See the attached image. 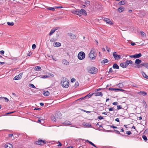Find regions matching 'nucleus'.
Returning <instances> with one entry per match:
<instances>
[{
  "instance_id": "e2e57ef3",
  "label": "nucleus",
  "mask_w": 148,
  "mask_h": 148,
  "mask_svg": "<svg viewBox=\"0 0 148 148\" xmlns=\"http://www.w3.org/2000/svg\"><path fill=\"white\" fill-rule=\"evenodd\" d=\"M118 104V103L117 102H114L112 103V104L113 105H117Z\"/></svg>"
},
{
  "instance_id": "c85d7f7f",
  "label": "nucleus",
  "mask_w": 148,
  "mask_h": 148,
  "mask_svg": "<svg viewBox=\"0 0 148 148\" xmlns=\"http://www.w3.org/2000/svg\"><path fill=\"white\" fill-rule=\"evenodd\" d=\"M142 74L143 76L146 78L148 79V76H147L144 72H142Z\"/></svg>"
},
{
  "instance_id": "aec40b11",
  "label": "nucleus",
  "mask_w": 148,
  "mask_h": 148,
  "mask_svg": "<svg viewBox=\"0 0 148 148\" xmlns=\"http://www.w3.org/2000/svg\"><path fill=\"white\" fill-rule=\"evenodd\" d=\"M62 62L64 64L66 65H68L69 64V62L65 59L63 60Z\"/></svg>"
},
{
  "instance_id": "5fc2aeb1",
  "label": "nucleus",
  "mask_w": 148,
  "mask_h": 148,
  "mask_svg": "<svg viewBox=\"0 0 148 148\" xmlns=\"http://www.w3.org/2000/svg\"><path fill=\"white\" fill-rule=\"evenodd\" d=\"M75 79L74 78H72L71 80V82H73L75 81Z\"/></svg>"
},
{
  "instance_id": "412c9836",
  "label": "nucleus",
  "mask_w": 148,
  "mask_h": 148,
  "mask_svg": "<svg viewBox=\"0 0 148 148\" xmlns=\"http://www.w3.org/2000/svg\"><path fill=\"white\" fill-rule=\"evenodd\" d=\"M138 93L139 95L144 96H145L147 95V93L145 92L144 91H140Z\"/></svg>"
},
{
  "instance_id": "9d476101",
  "label": "nucleus",
  "mask_w": 148,
  "mask_h": 148,
  "mask_svg": "<svg viewBox=\"0 0 148 148\" xmlns=\"http://www.w3.org/2000/svg\"><path fill=\"white\" fill-rule=\"evenodd\" d=\"M128 65L127 60L125 62L122 63L120 64V66L123 68H126Z\"/></svg>"
},
{
  "instance_id": "6ab92c4d",
  "label": "nucleus",
  "mask_w": 148,
  "mask_h": 148,
  "mask_svg": "<svg viewBox=\"0 0 148 148\" xmlns=\"http://www.w3.org/2000/svg\"><path fill=\"white\" fill-rule=\"evenodd\" d=\"M146 63H142L140 64V65H138L137 66V67L138 68H140L142 67V66H143L147 68L146 66Z\"/></svg>"
},
{
  "instance_id": "4468645a",
  "label": "nucleus",
  "mask_w": 148,
  "mask_h": 148,
  "mask_svg": "<svg viewBox=\"0 0 148 148\" xmlns=\"http://www.w3.org/2000/svg\"><path fill=\"white\" fill-rule=\"evenodd\" d=\"M104 20L106 23L109 24L110 25L112 24V23L111 22L110 20L108 18H104Z\"/></svg>"
},
{
  "instance_id": "bb28decb",
  "label": "nucleus",
  "mask_w": 148,
  "mask_h": 148,
  "mask_svg": "<svg viewBox=\"0 0 148 148\" xmlns=\"http://www.w3.org/2000/svg\"><path fill=\"white\" fill-rule=\"evenodd\" d=\"M44 93H43V95L45 96H48L49 95V92L48 91H46L45 92V91H44Z\"/></svg>"
},
{
  "instance_id": "6e6d98bb",
  "label": "nucleus",
  "mask_w": 148,
  "mask_h": 148,
  "mask_svg": "<svg viewBox=\"0 0 148 148\" xmlns=\"http://www.w3.org/2000/svg\"><path fill=\"white\" fill-rule=\"evenodd\" d=\"M98 118L99 120H102L103 119V117L102 116H98Z\"/></svg>"
},
{
  "instance_id": "423d86ee",
  "label": "nucleus",
  "mask_w": 148,
  "mask_h": 148,
  "mask_svg": "<svg viewBox=\"0 0 148 148\" xmlns=\"http://www.w3.org/2000/svg\"><path fill=\"white\" fill-rule=\"evenodd\" d=\"M79 16H80L82 15L86 16L87 15V13L86 11L84 9H82L79 10Z\"/></svg>"
},
{
  "instance_id": "052dcab7",
  "label": "nucleus",
  "mask_w": 148,
  "mask_h": 148,
  "mask_svg": "<svg viewBox=\"0 0 148 148\" xmlns=\"http://www.w3.org/2000/svg\"><path fill=\"white\" fill-rule=\"evenodd\" d=\"M4 51L3 50H1V51H0V53L1 55L4 54Z\"/></svg>"
},
{
  "instance_id": "774afa93",
  "label": "nucleus",
  "mask_w": 148,
  "mask_h": 148,
  "mask_svg": "<svg viewBox=\"0 0 148 148\" xmlns=\"http://www.w3.org/2000/svg\"><path fill=\"white\" fill-rule=\"evenodd\" d=\"M73 147L72 146H70L69 147H66V148H73Z\"/></svg>"
},
{
  "instance_id": "f704fd0d",
  "label": "nucleus",
  "mask_w": 148,
  "mask_h": 148,
  "mask_svg": "<svg viewBox=\"0 0 148 148\" xmlns=\"http://www.w3.org/2000/svg\"><path fill=\"white\" fill-rule=\"evenodd\" d=\"M119 5H124V4H125V2H124V1H120L119 3Z\"/></svg>"
},
{
  "instance_id": "a878e982",
  "label": "nucleus",
  "mask_w": 148,
  "mask_h": 148,
  "mask_svg": "<svg viewBox=\"0 0 148 148\" xmlns=\"http://www.w3.org/2000/svg\"><path fill=\"white\" fill-rule=\"evenodd\" d=\"M63 124L67 125H71V123L69 121H66L64 122Z\"/></svg>"
},
{
  "instance_id": "473e14b6",
  "label": "nucleus",
  "mask_w": 148,
  "mask_h": 148,
  "mask_svg": "<svg viewBox=\"0 0 148 148\" xmlns=\"http://www.w3.org/2000/svg\"><path fill=\"white\" fill-rule=\"evenodd\" d=\"M7 23V24L9 26H12L14 25V23L13 22H8Z\"/></svg>"
},
{
  "instance_id": "f03ea898",
  "label": "nucleus",
  "mask_w": 148,
  "mask_h": 148,
  "mask_svg": "<svg viewBox=\"0 0 148 148\" xmlns=\"http://www.w3.org/2000/svg\"><path fill=\"white\" fill-rule=\"evenodd\" d=\"M96 54L94 51V49L92 48L90 52L88 55L89 57L91 60H94L95 59L96 57Z\"/></svg>"
},
{
  "instance_id": "393cba45",
  "label": "nucleus",
  "mask_w": 148,
  "mask_h": 148,
  "mask_svg": "<svg viewBox=\"0 0 148 148\" xmlns=\"http://www.w3.org/2000/svg\"><path fill=\"white\" fill-rule=\"evenodd\" d=\"M142 56V54L141 53L138 54H135V58H140Z\"/></svg>"
},
{
  "instance_id": "69168bd1",
  "label": "nucleus",
  "mask_w": 148,
  "mask_h": 148,
  "mask_svg": "<svg viewBox=\"0 0 148 148\" xmlns=\"http://www.w3.org/2000/svg\"><path fill=\"white\" fill-rule=\"evenodd\" d=\"M82 111H83L84 112H86V113H89L90 112H89V111H87L85 110H83V109H82Z\"/></svg>"
},
{
  "instance_id": "37998d69",
  "label": "nucleus",
  "mask_w": 148,
  "mask_h": 148,
  "mask_svg": "<svg viewBox=\"0 0 148 148\" xmlns=\"http://www.w3.org/2000/svg\"><path fill=\"white\" fill-rule=\"evenodd\" d=\"M126 133L128 135H130L132 134L131 132L130 131H127L126 132Z\"/></svg>"
},
{
  "instance_id": "f257e3e1",
  "label": "nucleus",
  "mask_w": 148,
  "mask_h": 148,
  "mask_svg": "<svg viewBox=\"0 0 148 148\" xmlns=\"http://www.w3.org/2000/svg\"><path fill=\"white\" fill-rule=\"evenodd\" d=\"M61 84L63 87L67 88L69 85V81L66 78L63 77L61 79Z\"/></svg>"
},
{
  "instance_id": "6e6552de",
  "label": "nucleus",
  "mask_w": 148,
  "mask_h": 148,
  "mask_svg": "<svg viewBox=\"0 0 148 148\" xmlns=\"http://www.w3.org/2000/svg\"><path fill=\"white\" fill-rule=\"evenodd\" d=\"M113 56L116 60H118L121 58V56L119 55H118L117 53L114 52L113 53Z\"/></svg>"
},
{
  "instance_id": "cd10ccee",
  "label": "nucleus",
  "mask_w": 148,
  "mask_h": 148,
  "mask_svg": "<svg viewBox=\"0 0 148 148\" xmlns=\"http://www.w3.org/2000/svg\"><path fill=\"white\" fill-rule=\"evenodd\" d=\"M41 67L39 66H36L34 68L35 70L36 71H39Z\"/></svg>"
},
{
  "instance_id": "13d9d810",
  "label": "nucleus",
  "mask_w": 148,
  "mask_h": 148,
  "mask_svg": "<svg viewBox=\"0 0 148 148\" xmlns=\"http://www.w3.org/2000/svg\"><path fill=\"white\" fill-rule=\"evenodd\" d=\"M47 77H48L47 76L45 75H43V76L41 77V78H46Z\"/></svg>"
},
{
  "instance_id": "a19ab883",
  "label": "nucleus",
  "mask_w": 148,
  "mask_h": 148,
  "mask_svg": "<svg viewBox=\"0 0 148 148\" xmlns=\"http://www.w3.org/2000/svg\"><path fill=\"white\" fill-rule=\"evenodd\" d=\"M29 86V87H31L32 88H36V87L34 86V84H30Z\"/></svg>"
},
{
  "instance_id": "7ed1b4c3",
  "label": "nucleus",
  "mask_w": 148,
  "mask_h": 148,
  "mask_svg": "<svg viewBox=\"0 0 148 148\" xmlns=\"http://www.w3.org/2000/svg\"><path fill=\"white\" fill-rule=\"evenodd\" d=\"M98 71V69L95 67H91L88 70V72L89 73L92 74H96Z\"/></svg>"
},
{
  "instance_id": "603ef678",
  "label": "nucleus",
  "mask_w": 148,
  "mask_h": 148,
  "mask_svg": "<svg viewBox=\"0 0 148 148\" xmlns=\"http://www.w3.org/2000/svg\"><path fill=\"white\" fill-rule=\"evenodd\" d=\"M113 71V70L112 69V68H110L109 69V70L108 71V73H110L111 72H112Z\"/></svg>"
},
{
  "instance_id": "5701e85b",
  "label": "nucleus",
  "mask_w": 148,
  "mask_h": 148,
  "mask_svg": "<svg viewBox=\"0 0 148 148\" xmlns=\"http://www.w3.org/2000/svg\"><path fill=\"white\" fill-rule=\"evenodd\" d=\"M83 125L86 127H90L91 126V125L90 123L84 122L83 123Z\"/></svg>"
},
{
  "instance_id": "a211bd4d",
  "label": "nucleus",
  "mask_w": 148,
  "mask_h": 148,
  "mask_svg": "<svg viewBox=\"0 0 148 148\" xmlns=\"http://www.w3.org/2000/svg\"><path fill=\"white\" fill-rule=\"evenodd\" d=\"M61 45V43L59 42H56L55 43H54L53 45L54 46L56 47H59Z\"/></svg>"
},
{
  "instance_id": "4c0bfd02",
  "label": "nucleus",
  "mask_w": 148,
  "mask_h": 148,
  "mask_svg": "<svg viewBox=\"0 0 148 148\" xmlns=\"http://www.w3.org/2000/svg\"><path fill=\"white\" fill-rule=\"evenodd\" d=\"M142 138L143 140L145 141H146L147 140V138L146 136L145 135H143L142 136Z\"/></svg>"
},
{
  "instance_id": "39448f33",
  "label": "nucleus",
  "mask_w": 148,
  "mask_h": 148,
  "mask_svg": "<svg viewBox=\"0 0 148 148\" xmlns=\"http://www.w3.org/2000/svg\"><path fill=\"white\" fill-rule=\"evenodd\" d=\"M36 143L38 145H43L44 144H46V142L45 140H38L36 142Z\"/></svg>"
},
{
  "instance_id": "f3484780",
  "label": "nucleus",
  "mask_w": 148,
  "mask_h": 148,
  "mask_svg": "<svg viewBox=\"0 0 148 148\" xmlns=\"http://www.w3.org/2000/svg\"><path fill=\"white\" fill-rule=\"evenodd\" d=\"M72 12L75 14H76L79 16V10H73L72 11Z\"/></svg>"
},
{
  "instance_id": "2f4dec72",
  "label": "nucleus",
  "mask_w": 148,
  "mask_h": 148,
  "mask_svg": "<svg viewBox=\"0 0 148 148\" xmlns=\"http://www.w3.org/2000/svg\"><path fill=\"white\" fill-rule=\"evenodd\" d=\"M114 131H116V133L118 134H119L123 136H125V135H122L120 133V132L119 131L117 130H114Z\"/></svg>"
},
{
  "instance_id": "4d7b16f0",
  "label": "nucleus",
  "mask_w": 148,
  "mask_h": 148,
  "mask_svg": "<svg viewBox=\"0 0 148 148\" xmlns=\"http://www.w3.org/2000/svg\"><path fill=\"white\" fill-rule=\"evenodd\" d=\"M110 127H111L112 128H117L116 127L114 126V125H110Z\"/></svg>"
},
{
  "instance_id": "c9c22d12",
  "label": "nucleus",
  "mask_w": 148,
  "mask_h": 148,
  "mask_svg": "<svg viewBox=\"0 0 148 148\" xmlns=\"http://www.w3.org/2000/svg\"><path fill=\"white\" fill-rule=\"evenodd\" d=\"M109 90H115V91L117 92V88H109Z\"/></svg>"
},
{
  "instance_id": "ea45409f",
  "label": "nucleus",
  "mask_w": 148,
  "mask_h": 148,
  "mask_svg": "<svg viewBox=\"0 0 148 148\" xmlns=\"http://www.w3.org/2000/svg\"><path fill=\"white\" fill-rule=\"evenodd\" d=\"M55 8H52L51 7H49L47 9L49 10H51L52 11H54L55 10Z\"/></svg>"
},
{
  "instance_id": "b1692460",
  "label": "nucleus",
  "mask_w": 148,
  "mask_h": 148,
  "mask_svg": "<svg viewBox=\"0 0 148 148\" xmlns=\"http://www.w3.org/2000/svg\"><path fill=\"white\" fill-rule=\"evenodd\" d=\"M141 62V60L139 59H137L135 60V63L138 64Z\"/></svg>"
},
{
  "instance_id": "f8f14e48",
  "label": "nucleus",
  "mask_w": 148,
  "mask_h": 148,
  "mask_svg": "<svg viewBox=\"0 0 148 148\" xmlns=\"http://www.w3.org/2000/svg\"><path fill=\"white\" fill-rule=\"evenodd\" d=\"M5 147L6 148H12L13 146L10 143H7L5 145Z\"/></svg>"
},
{
  "instance_id": "338daca9",
  "label": "nucleus",
  "mask_w": 148,
  "mask_h": 148,
  "mask_svg": "<svg viewBox=\"0 0 148 148\" xmlns=\"http://www.w3.org/2000/svg\"><path fill=\"white\" fill-rule=\"evenodd\" d=\"M115 121L118 122H120V121L119 118L116 119H115Z\"/></svg>"
},
{
  "instance_id": "9b49d317",
  "label": "nucleus",
  "mask_w": 148,
  "mask_h": 148,
  "mask_svg": "<svg viewBox=\"0 0 148 148\" xmlns=\"http://www.w3.org/2000/svg\"><path fill=\"white\" fill-rule=\"evenodd\" d=\"M68 34L71 39H74L76 38V36L73 34L71 33H68Z\"/></svg>"
},
{
  "instance_id": "c756f323",
  "label": "nucleus",
  "mask_w": 148,
  "mask_h": 148,
  "mask_svg": "<svg viewBox=\"0 0 148 148\" xmlns=\"http://www.w3.org/2000/svg\"><path fill=\"white\" fill-rule=\"evenodd\" d=\"M108 60L107 59H105L102 60L101 61V63L105 64L106 63H107L108 62Z\"/></svg>"
},
{
  "instance_id": "c03bdc74",
  "label": "nucleus",
  "mask_w": 148,
  "mask_h": 148,
  "mask_svg": "<svg viewBox=\"0 0 148 148\" xmlns=\"http://www.w3.org/2000/svg\"><path fill=\"white\" fill-rule=\"evenodd\" d=\"M79 86V83L78 82H76L75 83V87H77L78 86Z\"/></svg>"
},
{
  "instance_id": "1a4fd4ad",
  "label": "nucleus",
  "mask_w": 148,
  "mask_h": 148,
  "mask_svg": "<svg viewBox=\"0 0 148 148\" xmlns=\"http://www.w3.org/2000/svg\"><path fill=\"white\" fill-rule=\"evenodd\" d=\"M23 73H20L18 75L16 76L13 79L14 80H18L22 78Z\"/></svg>"
},
{
  "instance_id": "79ce46f5",
  "label": "nucleus",
  "mask_w": 148,
  "mask_h": 148,
  "mask_svg": "<svg viewBox=\"0 0 148 148\" xmlns=\"http://www.w3.org/2000/svg\"><path fill=\"white\" fill-rule=\"evenodd\" d=\"M89 143L90 144H91V145H92V146L95 147H96V148H97V146L94 144H93L92 142H91L90 141V142H89Z\"/></svg>"
},
{
  "instance_id": "8fccbe9b",
  "label": "nucleus",
  "mask_w": 148,
  "mask_h": 148,
  "mask_svg": "<svg viewBox=\"0 0 148 148\" xmlns=\"http://www.w3.org/2000/svg\"><path fill=\"white\" fill-rule=\"evenodd\" d=\"M117 109L116 110H117L122 108L121 107V106H117Z\"/></svg>"
},
{
  "instance_id": "de8ad7c7",
  "label": "nucleus",
  "mask_w": 148,
  "mask_h": 148,
  "mask_svg": "<svg viewBox=\"0 0 148 148\" xmlns=\"http://www.w3.org/2000/svg\"><path fill=\"white\" fill-rule=\"evenodd\" d=\"M127 61H128V65L130 64H132L133 62H132V61H131V60H127Z\"/></svg>"
},
{
  "instance_id": "2eb2a0df",
  "label": "nucleus",
  "mask_w": 148,
  "mask_h": 148,
  "mask_svg": "<svg viewBox=\"0 0 148 148\" xmlns=\"http://www.w3.org/2000/svg\"><path fill=\"white\" fill-rule=\"evenodd\" d=\"M50 118H51V120L52 121H54V122H56V118L55 117V116H54L53 115H52L51 116Z\"/></svg>"
},
{
  "instance_id": "ddd939ff",
  "label": "nucleus",
  "mask_w": 148,
  "mask_h": 148,
  "mask_svg": "<svg viewBox=\"0 0 148 148\" xmlns=\"http://www.w3.org/2000/svg\"><path fill=\"white\" fill-rule=\"evenodd\" d=\"M124 9L125 8L123 6H121L118 8L117 9V11L118 12L120 13L124 11Z\"/></svg>"
},
{
  "instance_id": "58836bf2",
  "label": "nucleus",
  "mask_w": 148,
  "mask_h": 148,
  "mask_svg": "<svg viewBox=\"0 0 148 148\" xmlns=\"http://www.w3.org/2000/svg\"><path fill=\"white\" fill-rule=\"evenodd\" d=\"M140 33L141 35L143 36V37L146 36V35L144 32L142 31H140Z\"/></svg>"
},
{
  "instance_id": "4be33fe9",
  "label": "nucleus",
  "mask_w": 148,
  "mask_h": 148,
  "mask_svg": "<svg viewBox=\"0 0 148 148\" xmlns=\"http://www.w3.org/2000/svg\"><path fill=\"white\" fill-rule=\"evenodd\" d=\"M112 67L114 69H119V66L116 64H114L113 65Z\"/></svg>"
},
{
  "instance_id": "a18cd8bd",
  "label": "nucleus",
  "mask_w": 148,
  "mask_h": 148,
  "mask_svg": "<svg viewBox=\"0 0 148 148\" xmlns=\"http://www.w3.org/2000/svg\"><path fill=\"white\" fill-rule=\"evenodd\" d=\"M3 99L5 101L7 102H8L9 101V99L6 97H4Z\"/></svg>"
},
{
  "instance_id": "680f3d73",
  "label": "nucleus",
  "mask_w": 148,
  "mask_h": 148,
  "mask_svg": "<svg viewBox=\"0 0 148 148\" xmlns=\"http://www.w3.org/2000/svg\"><path fill=\"white\" fill-rule=\"evenodd\" d=\"M58 143H59V144L57 145L58 146H61L62 145V144L59 141H58Z\"/></svg>"
},
{
  "instance_id": "7c9ffc66",
  "label": "nucleus",
  "mask_w": 148,
  "mask_h": 148,
  "mask_svg": "<svg viewBox=\"0 0 148 148\" xmlns=\"http://www.w3.org/2000/svg\"><path fill=\"white\" fill-rule=\"evenodd\" d=\"M94 94V93L92 94H90V93L87 95H86V96H85L84 97H87L89 98H90Z\"/></svg>"
},
{
  "instance_id": "0e129e2a",
  "label": "nucleus",
  "mask_w": 148,
  "mask_h": 148,
  "mask_svg": "<svg viewBox=\"0 0 148 148\" xmlns=\"http://www.w3.org/2000/svg\"><path fill=\"white\" fill-rule=\"evenodd\" d=\"M53 29H54V30H55V31H56L58 29V27H55V28H53Z\"/></svg>"
},
{
  "instance_id": "e433bc0d",
  "label": "nucleus",
  "mask_w": 148,
  "mask_h": 148,
  "mask_svg": "<svg viewBox=\"0 0 148 148\" xmlns=\"http://www.w3.org/2000/svg\"><path fill=\"white\" fill-rule=\"evenodd\" d=\"M109 111H114L116 110L114 109V107L112 108H108Z\"/></svg>"
},
{
  "instance_id": "20e7f679",
  "label": "nucleus",
  "mask_w": 148,
  "mask_h": 148,
  "mask_svg": "<svg viewBox=\"0 0 148 148\" xmlns=\"http://www.w3.org/2000/svg\"><path fill=\"white\" fill-rule=\"evenodd\" d=\"M85 53L83 51L79 52L78 55V58L79 60L84 59L85 58Z\"/></svg>"
},
{
  "instance_id": "72a5a7b5",
  "label": "nucleus",
  "mask_w": 148,
  "mask_h": 148,
  "mask_svg": "<svg viewBox=\"0 0 148 148\" xmlns=\"http://www.w3.org/2000/svg\"><path fill=\"white\" fill-rule=\"evenodd\" d=\"M55 32V30H54V29H52L50 32V33L49 34V35H51L52 34Z\"/></svg>"
},
{
  "instance_id": "bf43d9fd",
  "label": "nucleus",
  "mask_w": 148,
  "mask_h": 148,
  "mask_svg": "<svg viewBox=\"0 0 148 148\" xmlns=\"http://www.w3.org/2000/svg\"><path fill=\"white\" fill-rule=\"evenodd\" d=\"M106 49L108 52H109L110 51V48L108 47H106Z\"/></svg>"
},
{
  "instance_id": "0eeeda50",
  "label": "nucleus",
  "mask_w": 148,
  "mask_h": 148,
  "mask_svg": "<svg viewBox=\"0 0 148 148\" xmlns=\"http://www.w3.org/2000/svg\"><path fill=\"white\" fill-rule=\"evenodd\" d=\"M55 117L56 118L60 119L62 118V115L60 112H57L55 114Z\"/></svg>"
},
{
  "instance_id": "49530a36",
  "label": "nucleus",
  "mask_w": 148,
  "mask_h": 148,
  "mask_svg": "<svg viewBox=\"0 0 148 148\" xmlns=\"http://www.w3.org/2000/svg\"><path fill=\"white\" fill-rule=\"evenodd\" d=\"M121 91L122 92H124L125 91V90L122 89H120V88H117V91Z\"/></svg>"
},
{
  "instance_id": "09e8293b",
  "label": "nucleus",
  "mask_w": 148,
  "mask_h": 148,
  "mask_svg": "<svg viewBox=\"0 0 148 148\" xmlns=\"http://www.w3.org/2000/svg\"><path fill=\"white\" fill-rule=\"evenodd\" d=\"M90 2L88 1H86L85 2V4H88L89 5L90 4Z\"/></svg>"
},
{
  "instance_id": "864d4df0",
  "label": "nucleus",
  "mask_w": 148,
  "mask_h": 148,
  "mask_svg": "<svg viewBox=\"0 0 148 148\" xmlns=\"http://www.w3.org/2000/svg\"><path fill=\"white\" fill-rule=\"evenodd\" d=\"M36 47V46L35 44H33L32 45V48L33 49H35Z\"/></svg>"
},
{
  "instance_id": "3c124183",
  "label": "nucleus",
  "mask_w": 148,
  "mask_h": 148,
  "mask_svg": "<svg viewBox=\"0 0 148 148\" xmlns=\"http://www.w3.org/2000/svg\"><path fill=\"white\" fill-rule=\"evenodd\" d=\"M56 8H63V7L62 6H55L54 7Z\"/></svg>"
},
{
  "instance_id": "dca6fc26",
  "label": "nucleus",
  "mask_w": 148,
  "mask_h": 148,
  "mask_svg": "<svg viewBox=\"0 0 148 148\" xmlns=\"http://www.w3.org/2000/svg\"><path fill=\"white\" fill-rule=\"evenodd\" d=\"M94 94H95V96H101L102 97L103 96L102 93L101 92H97L96 93H94Z\"/></svg>"
}]
</instances>
